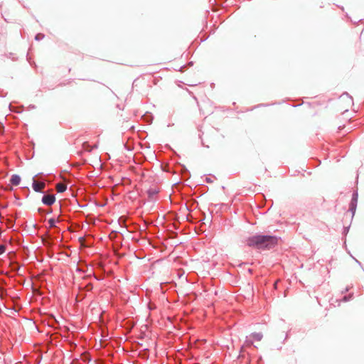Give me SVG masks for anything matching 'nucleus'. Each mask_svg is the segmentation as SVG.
Segmentation results:
<instances>
[{"label": "nucleus", "mask_w": 364, "mask_h": 364, "mask_svg": "<svg viewBox=\"0 0 364 364\" xmlns=\"http://www.w3.org/2000/svg\"><path fill=\"white\" fill-rule=\"evenodd\" d=\"M357 200H358V195L357 193H355L353 194V198H352V201H351V207H350V209L351 210H354L355 209V204L357 203Z\"/></svg>", "instance_id": "423d86ee"}, {"label": "nucleus", "mask_w": 364, "mask_h": 364, "mask_svg": "<svg viewBox=\"0 0 364 364\" xmlns=\"http://www.w3.org/2000/svg\"><path fill=\"white\" fill-rule=\"evenodd\" d=\"M254 340L259 341L262 338V334L261 333H254L251 335Z\"/></svg>", "instance_id": "0eeeda50"}, {"label": "nucleus", "mask_w": 364, "mask_h": 364, "mask_svg": "<svg viewBox=\"0 0 364 364\" xmlns=\"http://www.w3.org/2000/svg\"><path fill=\"white\" fill-rule=\"evenodd\" d=\"M10 182L14 186H18L21 182V177L16 174L12 175L10 179Z\"/></svg>", "instance_id": "20e7f679"}, {"label": "nucleus", "mask_w": 364, "mask_h": 364, "mask_svg": "<svg viewBox=\"0 0 364 364\" xmlns=\"http://www.w3.org/2000/svg\"><path fill=\"white\" fill-rule=\"evenodd\" d=\"M46 187V183L41 181H34L33 183V188L35 191H41Z\"/></svg>", "instance_id": "7ed1b4c3"}, {"label": "nucleus", "mask_w": 364, "mask_h": 364, "mask_svg": "<svg viewBox=\"0 0 364 364\" xmlns=\"http://www.w3.org/2000/svg\"><path fill=\"white\" fill-rule=\"evenodd\" d=\"M278 242V239L274 236L255 235L247 240V245L256 247L258 249H270L274 247Z\"/></svg>", "instance_id": "f257e3e1"}, {"label": "nucleus", "mask_w": 364, "mask_h": 364, "mask_svg": "<svg viewBox=\"0 0 364 364\" xmlns=\"http://www.w3.org/2000/svg\"><path fill=\"white\" fill-rule=\"evenodd\" d=\"M55 201V198L54 195H45L42 198V202L43 204L47 205H53Z\"/></svg>", "instance_id": "f03ea898"}, {"label": "nucleus", "mask_w": 364, "mask_h": 364, "mask_svg": "<svg viewBox=\"0 0 364 364\" xmlns=\"http://www.w3.org/2000/svg\"><path fill=\"white\" fill-rule=\"evenodd\" d=\"M6 251V246L4 245H0V255H2Z\"/></svg>", "instance_id": "1a4fd4ad"}, {"label": "nucleus", "mask_w": 364, "mask_h": 364, "mask_svg": "<svg viewBox=\"0 0 364 364\" xmlns=\"http://www.w3.org/2000/svg\"><path fill=\"white\" fill-rule=\"evenodd\" d=\"M55 188L58 193H63L64 191H66L67 186L63 183H58L56 184Z\"/></svg>", "instance_id": "39448f33"}, {"label": "nucleus", "mask_w": 364, "mask_h": 364, "mask_svg": "<svg viewBox=\"0 0 364 364\" xmlns=\"http://www.w3.org/2000/svg\"><path fill=\"white\" fill-rule=\"evenodd\" d=\"M58 222V220H56L55 218H50L48 220V223L50 225V227H55L56 223Z\"/></svg>", "instance_id": "6e6552de"}]
</instances>
